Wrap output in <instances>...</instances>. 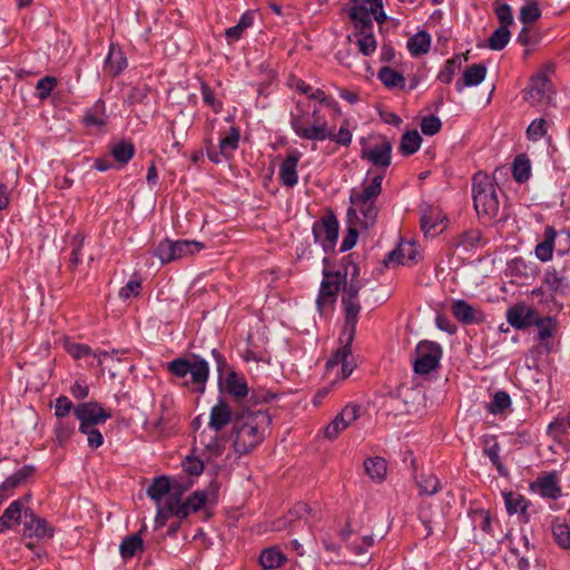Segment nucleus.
I'll use <instances>...</instances> for the list:
<instances>
[{
    "mask_svg": "<svg viewBox=\"0 0 570 570\" xmlns=\"http://www.w3.org/2000/svg\"><path fill=\"white\" fill-rule=\"evenodd\" d=\"M272 424V415L267 410L249 407L235 412L233 434L234 450L239 455L250 453L261 444Z\"/></svg>",
    "mask_w": 570,
    "mask_h": 570,
    "instance_id": "f257e3e1",
    "label": "nucleus"
},
{
    "mask_svg": "<svg viewBox=\"0 0 570 570\" xmlns=\"http://www.w3.org/2000/svg\"><path fill=\"white\" fill-rule=\"evenodd\" d=\"M167 371L176 379L189 380L183 382V386L193 393L204 394L209 379V364L198 354L191 353L189 357H176L167 363Z\"/></svg>",
    "mask_w": 570,
    "mask_h": 570,
    "instance_id": "f03ea898",
    "label": "nucleus"
},
{
    "mask_svg": "<svg viewBox=\"0 0 570 570\" xmlns=\"http://www.w3.org/2000/svg\"><path fill=\"white\" fill-rule=\"evenodd\" d=\"M472 198L476 215L485 223L494 219L499 213V199L490 176L478 171L472 177Z\"/></svg>",
    "mask_w": 570,
    "mask_h": 570,
    "instance_id": "7ed1b4c3",
    "label": "nucleus"
},
{
    "mask_svg": "<svg viewBox=\"0 0 570 570\" xmlns=\"http://www.w3.org/2000/svg\"><path fill=\"white\" fill-rule=\"evenodd\" d=\"M383 174L375 175L368 184L363 183L362 191H351L350 202L356 206L363 216L360 225L363 228L373 227L377 220L379 208L376 199L382 193Z\"/></svg>",
    "mask_w": 570,
    "mask_h": 570,
    "instance_id": "20e7f679",
    "label": "nucleus"
},
{
    "mask_svg": "<svg viewBox=\"0 0 570 570\" xmlns=\"http://www.w3.org/2000/svg\"><path fill=\"white\" fill-rule=\"evenodd\" d=\"M554 247L558 256H566L570 254L569 228L557 230L553 226H546L543 240L538 243L534 248L535 257L542 263L551 261Z\"/></svg>",
    "mask_w": 570,
    "mask_h": 570,
    "instance_id": "39448f33",
    "label": "nucleus"
},
{
    "mask_svg": "<svg viewBox=\"0 0 570 570\" xmlns=\"http://www.w3.org/2000/svg\"><path fill=\"white\" fill-rule=\"evenodd\" d=\"M350 2L348 16L355 29L372 30V16L380 24L387 20L382 0H350Z\"/></svg>",
    "mask_w": 570,
    "mask_h": 570,
    "instance_id": "423d86ee",
    "label": "nucleus"
},
{
    "mask_svg": "<svg viewBox=\"0 0 570 570\" xmlns=\"http://www.w3.org/2000/svg\"><path fill=\"white\" fill-rule=\"evenodd\" d=\"M362 288L361 282H350L345 281L342 284V305L344 308V325L342 331H345V334L348 335L351 340L355 336L356 325L358 322V314L361 312V304L358 301V293Z\"/></svg>",
    "mask_w": 570,
    "mask_h": 570,
    "instance_id": "0eeeda50",
    "label": "nucleus"
},
{
    "mask_svg": "<svg viewBox=\"0 0 570 570\" xmlns=\"http://www.w3.org/2000/svg\"><path fill=\"white\" fill-rule=\"evenodd\" d=\"M340 224L335 213L327 209L318 220L313 224L312 233L316 243H320L324 252L332 253L338 239Z\"/></svg>",
    "mask_w": 570,
    "mask_h": 570,
    "instance_id": "6e6552de",
    "label": "nucleus"
},
{
    "mask_svg": "<svg viewBox=\"0 0 570 570\" xmlns=\"http://www.w3.org/2000/svg\"><path fill=\"white\" fill-rule=\"evenodd\" d=\"M415 353L416 357L413 361V370L420 375H428L436 370L443 355L439 343L426 340L419 342Z\"/></svg>",
    "mask_w": 570,
    "mask_h": 570,
    "instance_id": "1a4fd4ad",
    "label": "nucleus"
},
{
    "mask_svg": "<svg viewBox=\"0 0 570 570\" xmlns=\"http://www.w3.org/2000/svg\"><path fill=\"white\" fill-rule=\"evenodd\" d=\"M183 491L184 489L179 488L175 493L170 494V505L168 508L180 520L186 519L190 512L202 510L208 500L206 491H195L185 501H181L180 495Z\"/></svg>",
    "mask_w": 570,
    "mask_h": 570,
    "instance_id": "9d476101",
    "label": "nucleus"
},
{
    "mask_svg": "<svg viewBox=\"0 0 570 570\" xmlns=\"http://www.w3.org/2000/svg\"><path fill=\"white\" fill-rule=\"evenodd\" d=\"M323 281L321 283L318 296L316 299L317 308L322 312L326 304L336 302L341 286L345 283V275H341V271H330L323 268Z\"/></svg>",
    "mask_w": 570,
    "mask_h": 570,
    "instance_id": "9b49d317",
    "label": "nucleus"
},
{
    "mask_svg": "<svg viewBox=\"0 0 570 570\" xmlns=\"http://www.w3.org/2000/svg\"><path fill=\"white\" fill-rule=\"evenodd\" d=\"M354 338L355 336L350 340L348 335L345 334V331H342L340 336L341 347L333 353L325 365L326 370L330 371L341 364L342 380L348 377L354 370V365L348 361V358L352 356V343Z\"/></svg>",
    "mask_w": 570,
    "mask_h": 570,
    "instance_id": "f8f14e48",
    "label": "nucleus"
},
{
    "mask_svg": "<svg viewBox=\"0 0 570 570\" xmlns=\"http://www.w3.org/2000/svg\"><path fill=\"white\" fill-rule=\"evenodd\" d=\"M543 283L552 296H567L570 293V258L560 269L557 267L547 269Z\"/></svg>",
    "mask_w": 570,
    "mask_h": 570,
    "instance_id": "ddd939ff",
    "label": "nucleus"
},
{
    "mask_svg": "<svg viewBox=\"0 0 570 570\" xmlns=\"http://www.w3.org/2000/svg\"><path fill=\"white\" fill-rule=\"evenodd\" d=\"M76 417L80 421L79 428L86 431L87 426L105 423L111 417V412L105 410L99 403L90 401L78 404L73 409Z\"/></svg>",
    "mask_w": 570,
    "mask_h": 570,
    "instance_id": "4468645a",
    "label": "nucleus"
},
{
    "mask_svg": "<svg viewBox=\"0 0 570 570\" xmlns=\"http://www.w3.org/2000/svg\"><path fill=\"white\" fill-rule=\"evenodd\" d=\"M307 115L305 112L291 114V127L294 132L303 139L324 141L327 137L325 132V121L307 125Z\"/></svg>",
    "mask_w": 570,
    "mask_h": 570,
    "instance_id": "2eb2a0df",
    "label": "nucleus"
},
{
    "mask_svg": "<svg viewBox=\"0 0 570 570\" xmlns=\"http://www.w3.org/2000/svg\"><path fill=\"white\" fill-rule=\"evenodd\" d=\"M219 391L229 395L239 405L244 404L249 394L245 376L234 370H228L225 377H223V389H219Z\"/></svg>",
    "mask_w": 570,
    "mask_h": 570,
    "instance_id": "dca6fc26",
    "label": "nucleus"
},
{
    "mask_svg": "<svg viewBox=\"0 0 570 570\" xmlns=\"http://www.w3.org/2000/svg\"><path fill=\"white\" fill-rule=\"evenodd\" d=\"M530 489L538 492L541 498L558 500L562 497V488L557 471L544 472L530 484Z\"/></svg>",
    "mask_w": 570,
    "mask_h": 570,
    "instance_id": "f3484780",
    "label": "nucleus"
},
{
    "mask_svg": "<svg viewBox=\"0 0 570 570\" xmlns=\"http://www.w3.org/2000/svg\"><path fill=\"white\" fill-rule=\"evenodd\" d=\"M361 158L372 163L374 166L385 170L392 161V144L386 137H382L380 144L371 148H362Z\"/></svg>",
    "mask_w": 570,
    "mask_h": 570,
    "instance_id": "a211bd4d",
    "label": "nucleus"
},
{
    "mask_svg": "<svg viewBox=\"0 0 570 570\" xmlns=\"http://www.w3.org/2000/svg\"><path fill=\"white\" fill-rule=\"evenodd\" d=\"M23 530L24 535L37 537L39 539L51 538L53 535V528L47 520L37 515L29 508L23 511Z\"/></svg>",
    "mask_w": 570,
    "mask_h": 570,
    "instance_id": "6ab92c4d",
    "label": "nucleus"
},
{
    "mask_svg": "<svg viewBox=\"0 0 570 570\" xmlns=\"http://www.w3.org/2000/svg\"><path fill=\"white\" fill-rule=\"evenodd\" d=\"M451 312L454 318L464 325L482 324L485 322L483 311L474 307L464 299H455L452 303Z\"/></svg>",
    "mask_w": 570,
    "mask_h": 570,
    "instance_id": "aec40b11",
    "label": "nucleus"
},
{
    "mask_svg": "<svg viewBox=\"0 0 570 570\" xmlns=\"http://www.w3.org/2000/svg\"><path fill=\"white\" fill-rule=\"evenodd\" d=\"M538 317L535 309L524 304H515L507 311V321L515 330H525L534 325Z\"/></svg>",
    "mask_w": 570,
    "mask_h": 570,
    "instance_id": "412c9836",
    "label": "nucleus"
},
{
    "mask_svg": "<svg viewBox=\"0 0 570 570\" xmlns=\"http://www.w3.org/2000/svg\"><path fill=\"white\" fill-rule=\"evenodd\" d=\"M302 154L297 149L291 150L279 166L278 178L282 185L294 187L298 183L297 166Z\"/></svg>",
    "mask_w": 570,
    "mask_h": 570,
    "instance_id": "4be33fe9",
    "label": "nucleus"
},
{
    "mask_svg": "<svg viewBox=\"0 0 570 570\" xmlns=\"http://www.w3.org/2000/svg\"><path fill=\"white\" fill-rule=\"evenodd\" d=\"M234 419L235 413L232 411L230 405L225 400L219 399L217 404L210 410L208 426L215 432H219L227 424L234 423Z\"/></svg>",
    "mask_w": 570,
    "mask_h": 570,
    "instance_id": "5701e85b",
    "label": "nucleus"
},
{
    "mask_svg": "<svg viewBox=\"0 0 570 570\" xmlns=\"http://www.w3.org/2000/svg\"><path fill=\"white\" fill-rule=\"evenodd\" d=\"M30 498V494H26L10 503L0 517V532L11 529L13 524H19L26 509L24 502H28Z\"/></svg>",
    "mask_w": 570,
    "mask_h": 570,
    "instance_id": "b1692460",
    "label": "nucleus"
},
{
    "mask_svg": "<svg viewBox=\"0 0 570 570\" xmlns=\"http://www.w3.org/2000/svg\"><path fill=\"white\" fill-rule=\"evenodd\" d=\"M534 325L538 327V340L547 353L553 351V336L557 332V322L551 316H539Z\"/></svg>",
    "mask_w": 570,
    "mask_h": 570,
    "instance_id": "393cba45",
    "label": "nucleus"
},
{
    "mask_svg": "<svg viewBox=\"0 0 570 570\" xmlns=\"http://www.w3.org/2000/svg\"><path fill=\"white\" fill-rule=\"evenodd\" d=\"M487 76V67L483 63H473L469 66L460 79L455 82V89L460 92L465 87L480 85Z\"/></svg>",
    "mask_w": 570,
    "mask_h": 570,
    "instance_id": "a878e982",
    "label": "nucleus"
},
{
    "mask_svg": "<svg viewBox=\"0 0 570 570\" xmlns=\"http://www.w3.org/2000/svg\"><path fill=\"white\" fill-rule=\"evenodd\" d=\"M483 443V454L487 455L491 463L495 466L498 473L501 476H508L509 472L505 465L502 463L499 453H500V444L497 440L495 435L485 434L482 438Z\"/></svg>",
    "mask_w": 570,
    "mask_h": 570,
    "instance_id": "bb28decb",
    "label": "nucleus"
},
{
    "mask_svg": "<svg viewBox=\"0 0 570 570\" xmlns=\"http://www.w3.org/2000/svg\"><path fill=\"white\" fill-rule=\"evenodd\" d=\"M258 561L263 570H275L283 567L287 558L281 549L275 546L264 549L259 554Z\"/></svg>",
    "mask_w": 570,
    "mask_h": 570,
    "instance_id": "cd10ccee",
    "label": "nucleus"
},
{
    "mask_svg": "<svg viewBox=\"0 0 570 570\" xmlns=\"http://www.w3.org/2000/svg\"><path fill=\"white\" fill-rule=\"evenodd\" d=\"M36 472L35 466L32 465H23L21 469H19L16 473L8 476L1 484H0V492H12L16 488L23 484L30 476L33 475Z\"/></svg>",
    "mask_w": 570,
    "mask_h": 570,
    "instance_id": "c85d7f7f",
    "label": "nucleus"
},
{
    "mask_svg": "<svg viewBox=\"0 0 570 570\" xmlns=\"http://www.w3.org/2000/svg\"><path fill=\"white\" fill-rule=\"evenodd\" d=\"M377 79L387 88V89H405L406 81L404 76L394 70L389 66L381 67L377 72Z\"/></svg>",
    "mask_w": 570,
    "mask_h": 570,
    "instance_id": "c756f323",
    "label": "nucleus"
},
{
    "mask_svg": "<svg viewBox=\"0 0 570 570\" xmlns=\"http://www.w3.org/2000/svg\"><path fill=\"white\" fill-rule=\"evenodd\" d=\"M174 489H176V484H171L168 476L160 475L153 480L147 489V495L154 501L159 502L166 494H173L174 492L171 491Z\"/></svg>",
    "mask_w": 570,
    "mask_h": 570,
    "instance_id": "7c9ffc66",
    "label": "nucleus"
},
{
    "mask_svg": "<svg viewBox=\"0 0 570 570\" xmlns=\"http://www.w3.org/2000/svg\"><path fill=\"white\" fill-rule=\"evenodd\" d=\"M482 239V233L479 229L472 228L459 234L452 239V246L454 248H462L464 252H469L476 248Z\"/></svg>",
    "mask_w": 570,
    "mask_h": 570,
    "instance_id": "2f4dec72",
    "label": "nucleus"
},
{
    "mask_svg": "<svg viewBox=\"0 0 570 570\" xmlns=\"http://www.w3.org/2000/svg\"><path fill=\"white\" fill-rule=\"evenodd\" d=\"M239 128L230 127L228 135L219 139V154H222L225 159L232 158L239 146Z\"/></svg>",
    "mask_w": 570,
    "mask_h": 570,
    "instance_id": "473e14b6",
    "label": "nucleus"
},
{
    "mask_svg": "<svg viewBox=\"0 0 570 570\" xmlns=\"http://www.w3.org/2000/svg\"><path fill=\"white\" fill-rule=\"evenodd\" d=\"M144 541L139 533H132L125 537L119 546V552L122 559L127 560L142 552Z\"/></svg>",
    "mask_w": 570,
    "mask_h": 570,
    "instance_id": "72a5a7b5",
    "label": "nucleus"
},
{
    "mask_svg": "<svg viewBox=\"0 0 570 570\" xmlns=\"http://www.w3.org/2000/svg\"><path fill=\"white\" fill-rule=\"evenodd\" d=\"M549 80L544 76L535 77L531 80V83L525 92V99L530 100L531 104L541 102L548 91Z\"/></svg>",
    "mask_w": 570,
    "mask_h": 570,
    "instance_id": "f704fd0d",
    "label": "nucleus"
},
{
    "mask_svg": "<svg viewBox=\"0 0 570 570\" xmlns=\"http://www.w3.org/2000/svg\"><path fill=\"white\" fill-rule=\"evenodd\" d=\"M503 498L508 514L512 515L518 512L520 514H525V510H528L530 501H528L523 494L507 492L503 493Z\"/></svg>",
    "mask_w": 570,
    "mask_h": 570,
    "instance_id": "c9c22d12",
    "label": "nucleus"
},
{
    "mask_svg": "<svg viewBox=\"0 0 570 570\" xmlns=\"http://www.w3.org/2000/svg\"><path fill=\"white\" fill-rule=\"evenodd\" d=\"M430 47L431 37L426 31H420L407 40V49L414 57L429 52Z\"/></svg>",
    "mask_w": 570,
    "mask_h": 570,
    "instance_id": "e433bc0d",
    "label": "nucleus"
},
{
    "mask_svg": "<svg viewBox=\"0 0 570 570\" xmlns=\"http://www.w3.org/2000/svg\"><path fill=\"white\" fill-rule=\"evenodd\" d=\"M135 145L128 140H120L112 145L110 149L111 156L121 166L129 163V160L135 156Z\"/></svg>",
    "mask_w": 570,
    "mask_h": 570,
    "instance_id": "4c0bfd02",
    "label": "nucleus"
},
{
    "mask_svg": "<svg viewBox=\"0 0 570 570\" xmlns=\"http://www.w3.org/2000/svg\"><path fill=\"white\" fill-rule=\"evenodd\" d=\"M511 404L509 393L500 390L494 393L491 402L487 405V411L493 415L504 414L511 407Z\"/></svg>",
    "mask_w": 570,
    "mask_h": 570,
    "instance_id": "58836bf2",
    "label": "nucleus"
},
{
    "mask_svg": "<svg viewBox=\"0 0 570 570\" xmlns=\"http://www.w3.org/2000/svg\"><path fill=\"white\" fill-rule=\"evenodd\" d=\"M421 142L422 137L417 130H407L401 138L400 153L403 156H411L420 149Z\"/></svg>",
    "mask_w": 570,
    "mask_h": 570,
    "instance_id": "ea45409f",
    "label": "nucleus"
},
{
    "mask_svg": "<svg viewBox=\"0 0 570 570\" xmlns=\"http://www.w3.org/2000/svg\"><path fill=\"white\" fill-rule=\"evenodd\" d=\"M277 397L278 394L273 393L264 387H253L249 389V394L247 396V400L245 401L248 403L246 407L255 410V406L271 403L273 400Z\"/></svg>",
    "mask_w": 570,
    "mask_h": 570,
    "instance_id": "a19ab883",
    "label": "nucleus"
},
{
    "mask_svg": "<svg viewBox=\"0 0 570 570\" xmlns=\"http://www.w3.org/2000/svg\"><path fill=\"white\" fill-rule=\"evenodd\" d=\"M127 67V59L122 56L121 51H114L110 49L104 69L111 77L118 76Z\"/></svg>",
    "mask_w": 570,
    "mask_h": 570,
    "instance_id": "79ce46f5",
    "label": "nucleus"
},
{
    "mask_svg": "<svg viewBox=\"0 0 570 570\" xmlns=\"http://www.w3.org/2000/svg\"><path fill=\"white\" fill-rule=\"evenodd\" d=\"M512 175L517 183H525L531 176V165L529 158L521 154L518 155L512 164Z\"/></svg>",
    "mask_w": 570,
    "mask_h": 570,
    "instance_id": "37998d69",
    "label": "nucleus"
},
{
    "mask_svg": "<svg viewBox=\"0 0 570 570\" xmlns=\"http://www.w3.org/2000/svg\"><path fill=\"white\" fill-rule=\"evenodd\" d=\"M364 469L371 479L382 481L386 475V461L380 456L368 458L364 461Z\"/></svg>",
    "mask_w": 570,
    "mask_h": 570,
    "instance_id": "c03bdc74",
    "label": "nucleus"
},
{
    "mask_svg": "<svg viewBox=\"0 0 570 570\" xmlns=\"http://www.w3.org/2000/svg\"><path fill=\"white\" fill-rule=\"evenodd\" d=\"M151 89L148 85H137L135 87H131L129 90L125 102L129 106H136V105H149V96H150Z\"/></svg>",
    "mask_w": 570,
    "mask_h": 570,
    "instance_id": "a18cd8bd",
    "label": "nucleus"
},
{
    "mask_svg": "<svg viewBox=\"0 0 570 570\" xmlns=\"http://www.w3.org/2000/svg\"><path fill=\"white\" fill-rule=\"evenodd\" d=\"M468 514L474 527L478 524L484 533L493 537L492 519L489 511L484 509H470Z\"/></svg>",
    "mask_w": 570,
    "mask_h": 570,
    "instance_id": "49530a36",
    "label": "nucleus"
},
{
    "mask_svg": "<svg viewBox=\"0 0 570 570\" xmlns=\"http://www.w3.org/2000/svg\"><path fill=\"white\" fill-rule=\"evenodd\" d=\"M325 132L327 137H325V140H332L336 144L348 147L352 142V132L348 129V121L344 120L342 126L340 127L338 131L335 134L332 128L328 127L327 121H325Z\"/></svg>",
    "mask_w": 570,
    "mask_h": 570,
    "instance_id": "de8ad7c7",
    "label": "nucleus"
},
{
    "mask_svg": "<svg viewBox=\"0 0 570 570\" xmlns=\"http://www.w3.org/2000/svg\"><path fill=\"white\" fill-rule=\"evenodd\" d=\"M511 38L510 30L505 26H499L488 39V47L491 50L500 51L505 48Z\"/></svg>",
    "mask_w": 570,
    "mask_h": 570,
    "instance_id": "09e8293b",
    "label": "nucleus"
},
{
    "mask_svg": "<svg viewBox=\"0 0 570 570\" xmlns=\"http://www.w3.org/2000/svg\"><path fill=\"white\" fill-rule=\"evenodd\" d=\"M355 37L357 38L356 43L358 47V50L364 56H371L375 49H376V39L372 32V30H360L357 29V32H355Z\"/></svg>",
    "mask_w": 570,
    "mask_h": 570,
    "instance_id": "8fccbe9b",
    "label": "nucleus"
},
{
    "mask_svg": "<svg viewBox=\"0 0 570 570\" xmlns=\"http://www.w3.org/2000/svg\"><path fill=\"white\" fill-rule=\"evenodd\" d=\"M461 69V56L454 55L452 58L448 59L443 66V68L438 73V80L443 83H450L453 80L454 75L458 70Z\"/></svg>",
    "mask_w": 570,
    "mask_h": 570,
    "instance_id": "3c124183",
    "label": "nucleus"
},
{
    "mask_svg": "<svg viewBox=\"0 0 570 570\" xmlns=\"http://www.w3.org/2000/svg\"><path fill=\"white\" fill-rule=\"evenodd\" d=\"M175 247V261L187 255H194L195 253L200 252L205 246L203 243L197 240H176L174 242Z\"/></svg>",
    "mask_w": 570,
    "mask_h": 570,
    "instance_id": "603ef678",
    "label": "nucleus"
},
{
    "mask_svg": "<svg viewBox=\"0 0 570 570\" xmlns=\"http://www.w3.org/2000/svg\"><path fill=\"white\" fill-rule=\"evenodd\" d=\"M373 544H374V538L372 535H364L362 538L361 543L351 544V547H350L351 551L355 556L361 557L360 561H352L351 564L364 567L366 561L370 560V557L366 556L367 549L370 547H373Z\"/></svg>",
    "mask_w": 570,
    "mask_h": 570,
    "instance_id": "864d4df0",
    "label": "nucleus"
},
{
    "mask_svg": "<svg viewBox=\"0 0 570 570\" xmlns=\"http://www.w3.org/2000/svg\"><path fill=\"white\" fill-rule=\"evenodd\" d=\"M420 494L433 495L440 490V480L434 474L422 473L417 479Z\"/></svg>",
    "mask_w": 570,
    "mask_h": 570,
    "instance_id": "5fc2aeb1",
    "label": "nucleus"
},
{
    "mask_svg": "<svg viewBox=\"0 0 570 570\" xmlns=\"http://www.w3.org/2000/svg\"><path fill=\"white\" fill-rule=\"evenodd\" d=\"M541 17V10L537 1H528L520 9V20L523 24H530Z\"/></svg>",
    "mask_w": 570,
    "mask_h": 570,
    "instance_id": "6e6d98bb",
    "label": "nucleus"
},
{
    "mask_svg": "<svg viewBox=\"0 0 570 570\" xmlns=\"http://www.w3.org/2000/svg\"><path fill=\"white\" fill-rule=\"evenodd\" d=\"M552 534L559 547L570 549V528L567 523H553Z\"/></svg>",
    "mask_w": 570,
    "mask_h": 570,
    "instance_id": "4d7b16f0",
    "label": "nucleus"
},
{
    "mask_svg": "<svg viewBox=\"0 0 570 570\" xmlns=\"http://www.w3.org/2000/svg\"><path fill=\"white\" fill-rule=\"evenodd\" d=\"M57 85H58V80L56 77H53V76L42 77L41 79L38 80V82L36 85L37 97L40 100H46L51 95V92L57 87Z\"/></svg>",
    "mask_w": 570,
    "mask_h": 570,
    "instance_id": "13d9d810",
    "label": "nucleus"
},
{
    "mask_svg": "<svg viewBox=\"0 0 570 570\" xmlns=\"http://www.w3.org/2000/svg\"><path fill=\"white\" fill-rule=\"evenodd\" d=\"M155 256H157L161 264H167L173 261H175V247H174V240L170 239H164L161 240L156 249H155Z\"/></svg>",
    "mask_w": 570,
    "mask_h": 570,
    "instance_id": "bf43d9fd",
    "label": "nucleus"
},
{
    "mask_svg": "<svg viewBox=\"0 0 570 570\" xmlns=\"http://www.w3.org/2000/svg\"><path fill=\"white\" fill-rule=\"evenodd\" d=\"M420 127L425 136H434L441 130L442 121L439 117L430 115L422 118Z\"/></svg>",
    "mask_w": 570,
    "mask_h": 570,
    "instance_id": "052dcab7",
    "label": "nucleus"
},
{
    "mask_svg": "<svg viewBox=\"0 0 570 570\" xmlns=\"http://www.w3.org/2000/svg\"><path fill=\"white\" fill-rule=\"evenodd\" d=\"M341 275H345V281L347 279V275L351 274V282H361L360 281V268L355 264L352 258V255H346L341 261Z\"/></svg>",
    "mask_w": 570,
    "mask_h": 570,
    "instance_id": "680f3d73",
    "label": "nucleus"
},
{
    "mask_svg": "<svg viewBox=\"0 0 570 570\" xmlns=\"http://www.w3.org/2000/svg\"><path fill=\"white\" fill-rule=\"evenodd\" d=\"M547 121L543 118L534 119L527 129L529 140L537 141L547 134Z\"/></svg>",
    "mask_w": 570,
    "mask_h": 570,
    "instance_id": "e2e57ef3",
    "label": "nucleus"
},
{
    "mask_svg": "<svg viewBox=\"0 0 570 570\" xmlns=\"http://www.w3.org/2000/svg\"><path fill=\"white\" fill-rule=\"evenodd\" d=\"M200 91L204 102L210 106L214 112H220L223 109V102L215 98L213 89L205 81L200 82Z\"/></svg>",
    "mask_w": 570,
    "mask_h": 570,
    "instance_id": "0e129e2a",
    "label": "nucleus"
},
{
    "mask_svg": "<svg viewBox=\"0 0 570 570\" xmlns=\"http://www.w3.org/2000/svg\"><path fill=\"white\" fill-rule=\"evenodd\" d=\"M494 12L500 22V26H505L509 29V26L513 23L512 9L508 3H495Z\"/></svg>",
    "mask_w": 570,
    "mask_h": 570,
    "instance_id": "69168bd1",
    "label": "nucleus"
},
{
    "mask_svg": "<svg viewBox=\"0 0 570 570\" xmlns=\"http://www.w3.org/2000/svg\"><path fill=\"white\" fill-rule=\"evenodd\" d=\"M540 40V37L538 32H535L532 28L528 27V24H524L521 31L519 32L517 37V41L527 47H533L538 45Z\"/></svg>",
    "mask_w": 570,
    "mask_h": 570,
    "instance_id": "338daca9",
    "label": "nucleus"
},
{
    "mask_svg": "<svg viewBox=\"0 0 570 570\" xmlns=\"http://www.w3.org/2000/svg\"><path fill=\"white\" fill-rule=\"evenodd\" d=\"M226 446V440L223 436L214 435L210 440L205 443V450L208 452L209 456H220Z\"/></svg>",
    "mask_w": 570,
    "mask_h": 570,
    "instance_id": "774afa93",
    "label": "nucleus"
}]
</instances>
